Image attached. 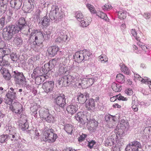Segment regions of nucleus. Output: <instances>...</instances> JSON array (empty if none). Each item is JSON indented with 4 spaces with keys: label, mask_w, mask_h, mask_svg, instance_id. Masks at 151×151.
<instances>
[{
    "label": "nucleus",
    "mask_w": 151,
    "mask_h": 151,
    "mask_svg": "<svg viewBox=\"0 0 151 151\" xmlns=\"http://www.w3.org/2000/svg\"><path fill=\"white\" fill-rule=\"evenodd\" d=\"M22 106L18 102H14L9 107L10 109L13 112L20 114L22 111Z\"/></svg>",
    "instance_id": "nucleus-11"
},
{
    "label": "nucleus",
    "mask_w": 151,
    "mask_h": 151,
    "mask_svg": "<svg viewBox=\"0 0 151 151\" xmlns=\"http://www.w3.org/2000/svg\"><path fill=\"white\" fill-rule=\"evenodd\" d=\"M120 66H121V70L122 72L127 75L129 74L130 73L129 70L124 65L121 64Z\"/></svg>",
    "instance_id": "nucleus-43"
},
{
    "label": "nucleus",
    "mask_w": 151,
    "mask_h": 151,
    "mask_svg": "<svg viewBox=\"0 0 151 151\" xmlns=\"http://www.w3.org/2000/svg\"><path fill=\"white\" fill-rule=\"evenodd\" d=\"M5 19L4 17H2L0 19V30L4 26Z\"/></svg>",
    "instance_id": "nucleus-57"
},
{
    "label": "nucleus",
    "mask_w": 151,
    "mask_h": 151,
    "mask_svg": "<svg viewBox=\"0 0 151 151\" xmlns=\"http://www.w3.org/2000/svg\"><path fill=\"white\" fill-rule=\"evenodd\" d=\"M119 125L118 126L121 127V128H128L129 127V123L125 121L124 119H121L120 121Z\"/></svg>",
    "instance_id": "nucleus-38"
},
{
    "label": "nucleus",
    "mask_w": 151,
    "mask_h": 151,
    "mask_svg": "<svg viewBox=\"0 0 151 151\" xmlns=\"http://www.w3.org/2000/svg\"><path fill=\"white\" fill-rule=\"evenodd\" d=\"M1 50H2V58L5 55H9L11 52V50L9 48H5L3 49L1 47Z\"/></svg>",
    "instance_id": "nucleus-46"
},
{
    "label": "nucleus",
    "mask_w": 151,
    "mask_h": 151,
    "mask_svg": "<svg viewBox=\"0 0 151 151\" xmlns=\"http://www.w3.org/2000/svg\"><path fill=\"white\" fill-rule=\"evenodd\" d=\"M75 118L77 121L83 124L87 123L92 128L96 127L98 125L97 121L94 119H91L90 114H88L87 116L85 115L83 112H79L76 114Z\"/></svg>",
    "instance_id": "nucleus-3"
},
{
    "label": "nucleus",
    "mask_w": 151,
    "mask_h": 151,
    "mask_svg": "<svg viewBox=\"0 0 151 151\" xmlns=\"http://www.w3.org/2000/svg\"><path fill=\"white\" fill-rule=\"evenodd\" d=\"M77 99L80 104H83L86 102L87 98L89 97V94H86L85 95L81 93H78L77 95Z\"/></svg>",
    "instance_id": "nucleus-15"
},
{
    "label": "nucleus",
    "mask_w": 151,
    "mask_h": 151,
    "mask_svg": "<svg viewBox=\"0 0 151 151\" xmlns=\"http://www.w3.org/2000/svg\"><path fill=\"white\" fill-rule=\"evenodd\" d=\"M43 38H42V40L44 39L48 40L49 39L50 37V31L46 32V33H42Z\"/></svg>",
    "instance_id": "nucleus-58"
},
{
    "label": "nucleus",
    "mask_w": 151,
    "mask_h": 151,
    "mask_svg": "<svg viewBox=\"0 0 151 151\" xmlns=\"http://www.w3.org/2000/svg\"><path fill=\"white\" fill-rule=\"evenodd\" d=\"M2 50H1V47L0 48V65L4 66L7 65L8 62L7 61L3 60L2 56Z\"/></svg>",
    "instance_id": "nucleus-41"
},
{
    "label": "nucleus",
    "mask_w": 151,
    "mask_h": 151,
    "mask_svg": "<svg viewBox=\"0 0 151 151\" xmlns=\"http://www.w3.org/2000/svg\"><path fill=\"white\" fill-rule=\"evenodd\" d=\"M125 92L127 95L131 96L133 93V91L131 88H128L126 89L125 91Z\"/></svg>",
    "instance_id": "nucleus-63"
},
{
    "label": "nucleus",
    "mask_w": 151,
    "mask_h": 151,
    "mask_svg": "<svg viewBox=\"0 0 151 151\" xmlns=\"http://www.w3.org/2000/svg\"><path fill=\"white\" fill-rule=\"evenodd\" d=\"M66 78V76H64L59 78L58 80V82L60 85L62 84L64 86H66L69 85L68 81H67V79H65Z\"/></svg>",
    "instance_id": "nucleus-26"
},
{
    "label": "nucleus",
    "mask_w": 151,
    "mask_h": 151,
    "mask_svg": "<svg viewBox=\"0 0 151 151\" xmlns=\"http://www.w3.org/2000/svg\"><path fill=\"white\" fill-rule=\"evenodd\" d=\"M132 105H138V100L137 97L133 95L132 97Z\"/></svg>",
    "instance_id": "nucleus-56"
},
{
    "label": "nucleus",
    "mask_w": 151,
    "mask_h": 151,
    "mask_svg": "<svg viewBox=\"0 0 151 151\" xmlns=\"http://www.w3.org/2000/svg\"><path fill=\"white\" fill-rule=\"evenodd\" d=\"M98 79V78L95 76H92V77L89 78H86L87 81V86L89 87L91 86L95 82L97 81Z\"/></svg>",
    "instance_id": "nucleus-31"
},
{
    "label": "nucleus",
    "mask_w": 151,
    "mask_h": 151,
    "mask_svg": "<svg viewBox=\"0 0 151 151\" xmlns=\"http://www.w3.org/2000/svg\"><path fill=\"white\" fill-rule=\"evenodd\" d=\"M116 142L114 141V140H113L111 139H109V138L108 137L106 141V145H107L108 146H111L115 143Z\"/></svg>",
    "instance_id": "nucleus-49"
},
{
    "label": "nucleus",
    "mask_w": 151,
    "mask_h": 151,
    "mask_svg": "<svg viewBox=\"0 0 151 151\" xmlns=\"http://www.w3.org/2000/svg\"><path fill=\"white\" fill-rule=\"evenodd\" d=\"M119 17L121 19H125L127 16V12L124 10L120 11L118 12Z\"/></svg>",
    "instance_id": "nucleus-42"
},
{
    "label": "nucleus",
    "mask_w": 151,
    "mask_h": 151,
    "mask_svg": "<svg viewBox=\"0 0 151 151\" xmlns=\"http://www.w3.org/2000/svg\"><path fill=\"white\" fill-rule=\"evenodd\" d=\"M35 0H28L24 4L23 9L24 11L28 12L29 11L32 10L34 8L35 5Z\"/></svg>",
    "instance_id": "nucleus-13"
},
{
    "label": "nucleus",
    "mask_w": 151,
    "mask_h": 151,
    "mask_svg": "<svg viewBox=\"0 0 151 151\" xmlns=\"http://www.w3.org/2000/svg\"><path fill=\"white\" fill-rule=\"evenodd\" d=\"M99 57H100V59L101 63H104L108 61V58H106L105 56H104L101 55H100Z\"/></svg>",
    "instance_id": "nucleus-60"
},
{
    "label": "nucleus",
    "mask_w": 151,
    "mask_h": 151,
    "mask_svg": "<svg viewBox=\"0 0 151 151\" xmlns=\"http://www.w3.org/2000/svg\"><path fill=\"white\" fill-rule=\"evenodd\" d=\"M49 114V110L47 109H43L40 111V116L44 119Z\"/></svg>",
    "instance_id": "nucleus-28"
},
{
    "label": "nucleus",
    "mask_w": 151,
    "mask_h": 151,
    "mask_svg": "<svg viewBox=\"0 0 151 151\" xmlns=\"http://www.w3.org/2000/svg\"><path fill=\"white\" fill-rule=\"evenodd\" d=\"M111 87L113 90L116 92L120 91L122 89L121 85L115 82L112 83Z\"/></svg>",
    "instance_id": "nucleus-34"
},
{
    "label": "nucleus",
    "mask_w": 151,
    "mask_h": 151,
    "mask_svg": "<svg viewBox=\"0 0 151 151\" xmlns=\"http://www.w3.org/2000/svg\"><path fill=\"white\" fill-rule=\"evenodd\" d=\"M116 80L118 82L120 83H124L125 81L124 76L121 74H119L117 75Z\"/></svg>",
    "instance_id": "nucleus-40"
},
{
    "label": "nucleus",
    "mask_w": 151,
    "mask_h": 151,
    "mask_svg": "<svg viewBox=\"0 0 151 151\" xmlns=\"http://www.w3.org/2000/svg\"><path fill=\"white\" fill-rule=\"evenodd\" d=\"M50 20L49 18L47 17H44L41 19L40 23H41L43 26L49 25V24Z\"/></svg>",
    "instance_id": "nucleus-35"
},
{
    "label": "nucleus",
    "mask_w": 151,
    "mask_h": 151,
    "mask_svg": "<svg viewBox=\"0 0 151 151\" xmlns=\"http://www.w3.org/2000/svg\"><path fill=\"white\" fill-rule=\"evenodd\" d=\"M97 15L101 18L106 21H108L109 20L107 15L104 13L101 12H99L96 13Z\"/></svg>",
    "instance_id": "nucleus-36"
},
{
    "label": "nucleus",
    "mask_w": 151,
    "mask_h": 151,
    "mask_svg": "<svg viewBox=\"0 0 151 151\" xmlns=\"http://www.w3.org/2000/svg\"><path fill=\"white\" fill-rule=\"evenodd\" d=\"M141 48L143 50H144L145 52H148L149 50L151 49V47L147 46H146L145 45H143Z\"/></svg>",
    "instance_id": "nucleus-61"
},
{
    "label": "nucleus",
    "mask_w": 151,
    "mask_h": 151,
    "mask_svg": "<svg viewBox=\"0 0 151 151\" xmlns=\"http://www.w3.org/2000/svg\"><path fill=\"white\" fill-rule=\"evenodd\" d=\"M115 117L109 114L106 115L105 116V119L108 123L110 120H114Z\"/></svg>",
    "instance_id": "nucleus-48"
},
{
    "label": "nucleus",
    "mask_w": 151,
    "mask_h": 151,
    "mask_svg": "<svg viewBox=\"0 0 151 151\" xmlns=\"http://www.w3.org/2000/svg\"><path fill=\"white\" fill-rule=\"evenodd\" d=\"M55 131L51 129L45 131L43 133L42 139L43 141L52 143L55 142L58 137L57 134L54 133Z\"/></svg>",
    "instance_id": "nucleus-5"
},
{
    "label": "nucleus",
    "mask_w": 151,
    "mask_h": 151,
    "mask_svg": "<svg viewBox=\"0 0 151 151\" xmlns=\"http://www.w3.org/2000/svg\"><path fill=\"white\" fill-rule=\"evenodd\" d=\"M22 0H11L10 4L12 8L18 9L22 5Z\"/></svg>",
    "instance_id": "nucleus-17"
},
{
    "label": "nucleus",
    "mask_w": 151,
    "mask_h": 151,
    "mask_svg": "<svg viewBox=\"0 0 151 151\" xmlns=\"http://www.w3.org/2000/svg\"><path fill=\"white\" fill-rule=\"evenodd\" d=\"M11 137L8 134L2 135L0 136V142L1 143L6 142L7 141H12L11 140Z\"/></svg>",
    "instance_id": "nucleus-25"
},
{
    "label": "nucleus",
    "mask_w": 151,
    "mask_h": 151,
    "mask_svg": "<svg viewBox=\"0 0 151 151\" xmlns=\"http://www.w3.org/2000/svg\"><path fill=\"white\" fill-rule=\"evenodd\" d=\"M10 91H9L6 95V96L7 98L12 99H14L16 97V91L13 88H10Z\"/></svg>",
    "instance_id": "nucleus-22"
},
{
    "label": "nucleus",
    "mask_w": 151,
    "mask_h": 151,
    "mask_svg": "<svg viewBox=\"0 0 151 151\" xmlns=\"http://www.w3.org/2000/svg\"><path fill=\"white\" fill-rule=\"evenodd\" d=\"M68 69V67L65 65H62L59 68L58 70L57 71V73L58 75H61L68 72L69 70Z\"/></svg>",
    "instance_id": "nucleus-24"
},
{
    "label": "nucleus",
    "mask_w": 151,
    "mask_h": 151,
    "mask_svg": "<svg viewBox=\"0 0 151 151\" xmlns=\"http://www.w3.org/2000/svg\"><path fill=\"white\" fill-rule=\"evenodd\" d=\"M140 143L137 141H134L128 144L125 148L126 151H139L141 148Z\"/></svg>",
    "instance_id": "nucleus-9"
},
{
    "label": "nucleus",
    "mask_w": 151,
    "mask_h": 151,
    "mask_svg": "<svg viewBox=\"0 0 151 151\" xmlns=\"http://www.w3.org/2000/svg\"><path fill=\"white\" fill-rule=\"evenodd\" d=\"M65 16L63 10L56 5H53L49 13V16L52 20H54L56 22L61 20Z\"/></svg>",
    "instance_id": "nucleus-2"
},
{
    "label": "nucleus",
    "mask_w": 151,
    "mask_h": 151,
    "mask_svg": "<svg viewBox=\"0 0 151 151\" xmlns=\"http://www.w3.org/2000/svg\"><path fill=\"white\" fill-rule=\"evenodd\" d=\"M5 132L11 137V140H17L19 139V134L16 132L15 128L9 125L6 126Z\"/></svg>",
    "instance_id": "nucleus-6"
},
{
    "label": "nucleus",
    "mask_w": 151,
    "mask_h": 151,
    "mask_svg": "<svg viewBox=\"0 0 151 151\" xmlns=\"http://www.w3.org/2000/svg\"><path fill=\"white\" fill-rule=\"evenodd\" d=\"M45 119L48 123L53 122L54 118L52 115L49 114Z\"/></svg>",
    "instance_id": "nucleus-50"
},
{
    "label": "nucleus",
    "mask_w": 151,
    "mask_h": 151,
    "mask_svg": "<svg viewBox=\"0 0 151 151\" xmlns=\"http://www.w3.org/2000/svg\"><path fill=\"white\" fill-rule=\"evenodd\" d=\"M13 12L11 10L9 9L7 11L6 22H9L12 20L13 18Z\"/></svg>",
    "instance_id": "nucleus-39"
},
{
    "label": "nucleus",
    "mask_w": 151,
    "mask_h": 151,
    "mask_svg": "<svg viewBox=\"0 0 151 151\" xmlns=\"http://www.w3.org/2000/svg\"><path fill=\"white\" fill-rule=\"evenodd\" d=\"M59 48L56 46L50 47L48 49V51L50 55H55L57 52L59 50Z\"/></svg>",
    "instance_id": "nucleus-20"
},
{
    "label": "nucleus",
    "mask_w": 151,
    "mask_h": 151,
    "mask_svg": "<svg viewBox=\"0 0 151 151\" xmlns=\"http://www.w3.org/2000/svg\"><path fill=\"white\" fill-rule=\"evenodd\" d=\"M118 122L116 121L115 117L114 120L110 121L107 124V126L110 128H114L118 126Z\"/></svg>",
    "instance_id": "nucleus-30"
},
{
    "label": "nucleus",
    "mask_w": 151,
    "mask_h": 151,
    "mask_svg": "<svg viewBox=\"0 0 151 151\" xmlns=\"http://www.w3.org/2000/svg\"><path fill=\"white\" fill-rule=\"evenodd\" d=\"M86 107L88 110H92L94 109L95 101L92 99H90L88 100H87L86 103Z\"/></svg>",
    "instance_id": "nucleus-18"
},
{
    "label": "nucleus",
    "mask_w": 151,
    "mask_h": 151,
    "mask_svg": "<svg viewBox=\"0 0 151 151\" xmlns=\"http://www.w3.org/2000/svg\"><path fill=\"white\" fill-rule=\"evenodd\" d=\"M91 19L90 17L88 18L87 19H84V20L82 19L80 20V25L83 27H86L88 26L91 23Z\"/></svg>",
    "instance_id": "nucleus-29"
},
{
    "label": "nucleus",
    "mask_w": 151,
    "mask_h": 151,
    "mask_svg": "<svg viewBox=\"0 0 151 151\" xmlns=\"http://www.w3.org/2000/svg\"><path fill=\"white\" fill-rule=\"evenodd\" d=\"M56 36L58 37L55 40L56 42L58 43H62L65 42L68 38L67 35L64 34L62 30L57 29L55 32Z\"/></svg>",
    "instance_id": "nucleus-10"
},
{
    "label": "nucleus",
    "mask_w": 151,
    "mask_h": 151,
    "mask_svg": "<svg viewBox=\"0 0 151 151\" xmlns=\"http://www.w3.org/2000/svg\"><path fill=\"white\" fill-rule=\"evenodd\" d=\"M50 63L49 62L45 64L43 66H42V70H44V71H45L46 70V71H48L50 70Z\"/></svg>",
    "instance_id": "nucleus-55"
},
{
    "label": "nucleus",
    "mask_w": 151,
    "mask_h": 151,
    "mask_svg": "<svg viewBox=\"0 0 151 151\" xmlns=\"http://www.w3.org/2000/svg\"><path fill=\"white\" fill-rule=\"evenodd\" d=\"M76 18L77 20L79 21L83 19V16L80 11L77 12L75 14Z\"/></svg>",
    "instance_id": "nucleus-47"
},
{
    "label": "nucleus",
    "mask_w": 151,
    "mask_h": 151,
    "mask_svg": "<svg viewBox=\"0 0 151 151\" xmlns=\"http://www.w3.org/2000/svg\"><path fill=\"white\" fill-rule=\"evenodd\" d=\"M124 129L123 128L119 127V126H117L114 129V132L116 133L118 136L122 137L124 134Z\"/></svg>",
    "instance_id": "nucleus-27"
},
{
    "label": "nucleus",
    "mask_w": 151,
    "mask_h": 151,
    "mask_svg": "<svg viewBox=\"0 0 151 151\" xmlns=\"http://www.w3.org/2000/svg\"><path fill=\"white\" fill-rule=\"evenodd\" d=\"M9 0H0V11L4 12L6 10V6L5 5L8 4Z\"/></svg>",
    "instance_id": "nucleus-23"
},
{
    "label": "nucleus",
    "mask_w": 151,
    "mask_h": 151,
    "mask_svg": "<svg viewBox=\"0 0 151 151\" xmlns=\"http://www.w3.org/2000/svg\"><path fill=\"white\" fill-rule=\"evenodd\" d=\"M92 55V53L89 50H84L76 52L74 55L75 61L78 62H81L83 60H88L89 57Z\"/></svg>",
    "instance_id": "nucleus-4"
},
{
    "label": "nucleus",
    "mask_w": 151,
    "mask_h": 151,
    "mask_svg": "<svg viewBox=\"0 0 151 151\" xmlns=\"http://www.w3.org/2000/svg\"><path fill=\"white\" fill-rule=\"evenodd\" d=\"M31 37L33 39H34L35 41L33 42L34 44L39 45L41 44L43 38L42 33L40 32H37L35 30H33L30 34Z\"/></svg>",
    "instance_id": "nucleus-8"
},
{
    "label": "nucleus",
    "mask_w": 151,
    "mask_h": 151,
    "mask_svg": "<svg viewBox=\"0 0 151 151\" xmlns=\"http://www.w3.org/2000/svg\"><path fill=\"white\" fill-rule=\"evenodd\" d=\"M13 42L17 46H19L22 43L23 40L21 37L17 36L14 37L13 40Z\"/></svg>",
    "instance_id": "nucleus-33"
},
{
    "label": "nucleus",
    "mask_w": 151,
    "mask_h": 151,
    "mask_svg": "<svg viewBox=\"0 0 151 151\" xmlns=\"http://www.w3.org/2000/svg\"><path fill=\"white\" fill-rule=\"evenodd\" d=\"M86 6L91 13L94 14L96 13V11L93 6L89 4H86Z\"/></svg>",
    "instance_id": "nucleus-51"
},
{
    "label": "nucleus",
    "mask_w": 151,
    "mask_h": 151,
    "mask_svg": "<svg viewBox=\"0 0 151 151\" xmlns=\"http://www.w3.org/2000/svg\"><path fill=\"white\" fill-rule=\"evenodd\" d=\"M48 77L47 76L37 77L35 79V83L38 85H39L42 83L45 79H47Z\"/></svg>",
    "instance_id": "nucleus-32"
},
{
    "label": "nucleus",
    "mask_w": 151,
    "mask_h": 151,
    "mask_svg": "<svg viewBox=\"0 0 151 151\" xmlns=\"http://www.w3.org/2000/svg\"><path fill=\"white\" fill-rule=\"evenodd\" d=\"M65 130L68 134H71L73 131V126L71 124H66L65 126Z\"/></svg>",
    "instance_id": "nucleus-37"
},
{
    "label": "nucleus",
    "mask_w": 151,
    "mask_h": 151,
    "mask_svg": "<svg viewBox=\"0 0 151 151\" xmlns=\"http://www.w3.org/2000/svg\"><path fill=\"white\" fill-rule=\"evenodd\" d=\"M54 86V82L52 81L45 82L42 86L45 91L48 93L51 91Z\"/></svg>",
    "instance_id": "nucleus-14"
},
{
    "label": "nucleus",
    "mask_w": 151,
    "mask_h": 151,
    "mask_svg": "<svg viewBox=\"0 0 151 151\" xmlns=\"http://www.w3.org/2000/svg\"><path fill=\"white\" fill-rule=\"evenodd\" d=\"M14 73L15 74L14 76L16 83L23 86H25L27 84V82L26 81V79L23 73L15 71H14Z\"/></svg>",
    "instance_id": "nucleus-7"
},
{
    "label": "nucleus",
    "mask_w": 151,
    "mask_h": 151,
    "mask_svg": "<svg viewBox=\"0 0 151 151\" xmlns=\"http://www.w3.org/2000/svg\"><path fill=\"white\" fill-rule=\"evenodd\" d=\"M82 70L81 67L79 65L74 66L73 69L74 71L77 72H80Z\"/></svg>",
    "instance_id": "nucleus-62"
},
{
    "label": "nucleus",
    "mask_w": 151,
    "mask_h": 151,
    "mask_svg": "<svg viewBox=\"0 0 151 151\" xmlns=\"http://www.w3.org/2000/svg\"><path fill=\"white\" fill-rule=\"evenodd\" d=\"M19 125L23 130L28 129L29 126L26 117L22 118V116L21 117L19 120Z\"/></svg>",
    "instance_id": "nucleus-16"
},
{
    "label": "nucleus",
    "mask_w": 151,
    "mask_h": 151,
    "mask_svg": "<svg viewBox=\"0 0 151 151\" xmlns=\"http://www.w3.org/2000/svg\"><path fill=\"white\" fill-rule=\"evenodd\" d=\"M108 137L109 138V139H111L116 142L118 138V136H117L116 133H112L110 136Z\"/></svg>",
    "instance_id": "nucleus-53"
},
{
    "label": "nucleus",
    "mask_w": 151,
    "mask_h": 151,
    "mask_svg": "<svg viewBox=\"0 0 151 151\" xmlns=\"http://www.w3.org/2000/svg\"><path fill=\"white\" fill-rule=\"evenodd\" d=\"M102 8L104 10H106L108 9H112V7L110 4H106L105 5L103 6H102Z\"/></svg>",
    "instance_id": "nucleus-64"
},
{
    "label": "nucleus",
    "mask_w": 151,
    "mask_h": 151,
    "mask_svg": "<svg viewBox=\"0 0 151 151\" xmlns=\"http://www.w3.org/2000/svg\"><path fill=\"white\" fill-rule=\"evenodd\" d=\"M1 72L4 79L6 80H9L11 78V76L8 70L4 67H2L0 70Z\"/></svg>",
    "instance_id": "nucleus-19"
},
{
    "label": "nucleus",
    "mask_w": 151,
    "mask_h": 151,
    "mask_svg": "<svg viewBox=\"0 0 151 151\" xmlns=\"http://www.w3.org/2000/svg\"><path fill=\"white\" fill-rule=\"evenodd\" d=\"M10 56L12 60L13 61H17L18 59L17 55L15 53L11 54Z\"/></svg>",
    "instance_id": "nucleus-59"
},
{
    "label": "nucleus",
    "mask_w": 151,
    "mask_h": 151,
    "mask_svg": "<svg viewBox=\"0 0 151 151\" xmlns=\"http://www.w3.org/2000/svg\"><path fill=\"white\" fill-rule=\"evenodd\" d=\"M55 101L58 105L62 109H64L66 104V99L63 94H61L60 96H57L55 99Z\"/></svg>",
    "instance_id": "nucleus-12"
},
{
    "label": "nucleus",
    "mask_w": 151,
    "mask_h": 151,
    "mask_svg": "<svg viewBox=\"0 0 151 151\" xmlns=\"http://www.w3.org/2000/svg\"><path fill=\"white\" fill-rule=\"evenodd\" d=\"M66 76V79H67V81H68V83L69 85L71 84V82H73L74 78L70 75Z\"/></svg>",
    "instance_id": "nucleus-54"
},
{
    "label": "nucleus",
    "mask_w": 151,
    "mask_h": 151,
    "mask_svg": "<svg viewBox=\"0 0 151 151\" xmlns=\"http://www.w3.org/2000/svg\"><path fill=\"white\" fill-rule=\"evenodd\" d=\"M41 11L39 9L36 10L34 14L33 15V19L35 22H37L40 18V15Z\"/></svg>",
    "instance_id": "nucleus-44"
},
{
    "label": "nucleus",
    "mask_w": 151,
    "mask_h": 151,
    "mask_svg": "<svg viewBox=\"0 0 151 151\" xmlns=\"http://www.w3.org/2000/svg\"><path fill=\"white\" fill-rule=\"evenodd\" d=\"M78 107V106L76 105H70L67 107L66 110L68 113L73 114L77 110Z\"/></svg>",
    "instance_id": "nucleus-21"
},
{
    "label": "nucleus",
    "mask_w": 151,
    "mask_h": 151,
    "mask_svg": "<svg viewBox=\"0 0 151 151\" xmlns=\"http://www.w3.org/2000/svg\"><path fill=\"white\" fill-rule=\"evenodd\" d=\"M131 33L137 41L140 40V38L137 35V33L135 29H132L131 30Z\"/></svg>",
    "instance_id": "nucleus-52"
},
{
    "label": "nucleus",
    "mask_w": 151,
    "mask_h": 151,
    "mask_svg": "<svg viewBox=\"0 0 151 151\" xmlns=\"http://www.w3.org/2000/svg\"><path fill=\"white\" fill-rule=\"evenodd\" d=\"M16 25H12L6 27L3 30V36L5 40L11 39L14 35L23 29L27 24L24 18H21L16 21Z\"/></svg>",
    "instance_id": "nucleus-1"
},
{
    "label": "nucleus",
    "mask_w": 151,
    "mask_h": 151,
    "mask_svg": "<svg viewBox=\"0 0 151 151\" xmlns=\"http://www.w3.org/2000/svg\"><path fill=\"white\" fill-rule=\"evenodd\" d=\"M141 82L144 83H147L150 88L151 89V81L150 79L148 78L147 77H144L141 81Z\"/></svg>",
    "instance_id": "nucleus-45"
}]
</instances>
